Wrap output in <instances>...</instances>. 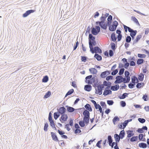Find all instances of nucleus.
Returning a JSON list of instances; mask_svg holds the SVG:
<instances>
[{"mask_svg":"<svg viewBox=\"0 0 149 149\" xmlns=\"http://www.w3.org/2000/svg\"><path fill=\"white\" fill-rule=\"evenodd\" d=\"M78 110H84L83 114L84 116L83 118V121L86 123V125H87L89 123V119H90V113L88 111L86 110L84 108L82 107L77 109Z\"/></svg>","mask_w":149,"mask_h":149,"instance_id":"nucleus-1","label":"nucleus"},{"mask_svg":"<svg viewBox=\"0 0 149 149\" xmlns=\"http://www.w3.org/2000/svg\"><path fill=\"white\" fill-rule=\"evenodd\" d=\"M91 29L92 34L95 36L97 35L100 31V26L97 25L95 26V28L92 27Z\"/></svg>","mask_w":149,"mask_h":149,"instance_id":"nucleus-2","label":"nucleus"},{"mask_svg":"<svg viewBox=\"0 0 149 149\" xmlns=\"http://www.w3.org/2000/svg\"><path fill=\"white\" fill-rule=\"evenodd\" d=\"M104 88V85L102 84L100 85L97 88V89L95 88V93L96 94H98L99 95H101L102 92V90Z\"/></svg>","mask_w":149,"mask_h":149,"instance_id":"nucleus-3","label":"nucleus"},{"mask_svg":"<svg viewBox=\"0 0 149 149\" xmlns=\"http://www.w3.org/2000/svg\"><path fill=\"white\" fill-rule=\"evenodd\" d=\"M88 44L89 47L90 49V51L91 52H93L92 51V49H93L94 46H95L97 44V42L96 41L94 40L91 41L89 40Z\"/></svg>","mask_w":149,"mask_h":149,"instance_id":"nucleus-4","label":"nucleus"},{"mask_svg":"<svg viewBox=\"0 0 149 149\" xmlns=\"http://www.w3.org/2000/svg\"><path fill=\"white\" fill-rule=\"evenodd\" d=\"M110 88L109 86L106 87L104 91L103 95L105 96L111 94L112 93V91L111 89H110Z\"/></svg>","mask_w":149,"mask_h":149,"instance_id":"nucleus-5","label":"nucleus"},{"mask_svg":"<svg viewBox=\"0 0 149 149\" xmlns=\"http://www.w3.org/2000/svg\"><path fill=\"white\" fill-rule=\"evenodd\" d=\"M92 51L93 52H91L93 54L95 53L96 54L98 53L101 54L102 53V50L98 46L94 47L93 49H92Z\"/></svg>","mask_w":149,"mask_h":149,"instance_id":"nucleus-6","label":"nucleus"},{"mask_svg":"<svg viewBox=\"0 0 149 149\" xmlns=\"http://www.w3.org/2000/svg\"><path fill=\"white\" fill-rule=\"evenodd\" d=\"M57 110L60 115L65 114L66 111V109L63 106L60 107L59 109L58 108Z\"/></svg>","mask_w":149,"mask_h":149,"instance_id":"nucleus-7","label":"nucleus"},{"mask_svg":"<svg viewBox=\"0 0 149 149\" xmlns=\"http://www.w3.org/2000/svg\"><path fill=\"white\" fill-rule=\"evenodd\" d=\"M61 115V116L59 119V120L61 123H63L64 122L67 120L68 118L67 114H65Z\"/></svg>","mask_w":149,"mask_h":149,"instance_id":"nucleus-8","label":"nucleus"},{"mask_svg":"<svg viewBox=\"0 0 149 149\" xmlns=\"http://www.w3.org/2000/svg\"><path fill=\"white\" fill-rule=\"evenodd\" d=\"M35 11V10H27L22 15V16L24 17H26L31 13H33Z\"/></svg>","mask_w":149,"mask_h":149,"instance_id":"nucleus-9","label":"nucleus"},{"mask_svg":"<svg viewBox=\"0 0 149 149\" xmlns=\"http://www.w3.org/2000/svg\"><path fill=\"white\" fill-rule=\"evenodd\" d=\"M52 138V140L56 142H59V141L58 140V138L56 134L52 132L50 133Z\"/></svg>","mask_w":149,"mask_h":149,"instance_id":"nucleus-10","label":"nucleus"},{"mask_svg":"<svg viewBox=\"0 0 149 149\" xmlns=\"http://www.w3.org/2000/svg\"><path fill=\"white\" fill-rule=\"evenodd\" d=\"M65 107L66 108V111L69 113H72L75 110H78L77 109H75L74 108L69 106L68 105H66Z\"/></svg>","mask_w":149,"mask_h":149,"instance_id":"nucleus-11","label":"nucleus"},{"mask_svg":"<svg viewBox=\"0 0 149 149\" xmlns=\"http://www.w3.org/2000/svg\"><path fill=\"white\" fill-rule=\"evenodd\" d=\"M104 15L103 14H102V16L100 17V19L101 21H96L95 22V24L96 25H98V24L99 23H104L105 22V21L106 20V18L103 16Z\"/></svg>","mask_w":149,"mask_h":149,"instance_id":"nucleus-12","label":"nucleus"},{"mask_svg":"<svg viewBox=\"0 0 149 149\" xmlns=\"http://www.w3.org/2000/svg\"><path fill=\"white\" fill-rule=\"evenodd\" d=\"M127 134V138H130L133 136L134 135V133L133 131L132 130H128L126 131Z\"/></svg>","mask_w":149,"mask_h":149,"instance_id":"nucleus-13","label":"nucleus"},{"mask_svg":"<svg viewBox=\"0 0 149 149\" xmlns=\"http://www.w3.org/2000/svg\"><path fill=\"white\" fill-rule=\"evenodd\" d=\"M92 87L90 84H87L84 86V89L85 91L89 92L92 89Z\"/></svg>","mask_w":149,"mask_h":149,"instance_id":"nucleus-14","label":"nucleus"},{"mask_svg":"<svg viewBox=\"0 0 149 149\" xmlns=\"http://www.w3.org/2000/svg\"><path fill=\"white\" fill-rule=\"evenodd\" d=\"M111 88V90L113 91H116L118 90L119 88V86L118 84H117L114 86H109Z\"/></svg>","mask_w":149,"mask_h":149,"instance_id":"nucleus-15","label":"nucleus"},{"mask_svg":"<svg viewBox=\"0 0 149 149\" xmlns=\"http://www.w3.org/2000/svg\"><path fill=\"white\" fill-rule=\"evenodd\" d=\"M84 107L86 109V110H87L88 111L91 112L92 111V108L91 105L89 104H86L85 106Z\"/></svg>","mask_w":149,"mask_h":149,"instance_id":"nucleus-16","label":"nucleus"},{"mask_svg":"<svg viewBox=\"0 0 149 149\" xmlns=\"http://www.w3.org/2000/svg\"><path fill=\"white\" fill-rule=\"evenodd\" d=\"M89 70L90 72L93 74H96L97 72V70L95 68H91Z\"/></svg>","mask_w":149,"mask_h":149,"instance_id":"nucleus-17","label":"nucleus"},{"mask_svg":"<svg viewBox=\"0 0 149 149\" xmlns=\"http://www.w3.org/2000/svg\"><path fill=\"white\" fill-rule=\"evenodd\" d=\"M111 40L113 42H115L117 40V37L114 32L112 33L111 35Z\"/></svg>","mask_w":149,"mask_h":149,"instance_id":"nucleus-18","label":"nucleus"},{"mask_svg":"<svg viewBox=\"0 0 149 149\" xmlns=\"http://www.w3.org/2000/svg\"><path fill=\"white\" fill-rule=\"evenodd\" d=\"M114 138L116 142L117 143H118L120 141V139H121L119 135L117 134H116L114 135Z\"/></svg>","mask_w":149,"mask_h":149,"instance_id":"nucleus-19","label":"nucleus"},{"mask_svg":"<svg viewBox=\"0 0 149 149\" xmlns=\"http://www.w3.org/2000/svg\"><path fill=\"white\" fill-rule=\"evenodd\" d=\"M142 36V35H137L136 36V39L134 41L133 45H134V44L137 43L141 38Z\"/></svg>","mask_w":149,"mask_h":149,"instance_id":"nucleus-20","label":"nucleus"},{"mask_svg":"<svg viewBox=\"0 0 149 149\" xmlns=\"http://www.w3.org/2000/svg\"><path fill=\"white\" fill-rule=\"evenodd\" d=\"M98 25H99V26H100V27L102 29L104 30H106L107 29V26L106 25V23H99L98 24Z\"/></svg>","mask_w":149,"mask_h":149,"instance_id":"nucleus-21","label":"nucleus"},{"mask_svg":"<svg viewBox=\"0 0 149 149\" xmlns=\"http://www.w3.org/2000/svg\"><path fill=\"white\" fill-rule=\"evenodd\" d=\"M94 57L97 61H100L102 60V56L97 54L95 53Z\"/></svg>","mask_w":149,"mask_h":149,"instance_id":"nucleus-22","label":"nucleus"},{"mask_svg":"<svg viewBox=\"0 0 149 149\" xmlns=\"http://www.w3.org/2000/svg\"><path fill=\"white\" fill-rule=\"evenodd\" d=\"M138 146L140 148H146L147 146V145L146 143L143 142L139 143L138 144Z\"/></svg>","mask_w":149,"mask_h":149,"instance_id":"nucleus-23","label":"nucleus"},{"mask_svg":"<svg viewBox=\"0 0 149 149\" xmlns=\"http://www.w3.org/2000/svg\"><path fill=\"white\" fill-rule=\"evenodd\" d=\"M125 132L123 130L120 131L119 135L121 138V139H122L125 136Z\"/></svg>","mask_w":149,"mask_h":149,"instance_id":"nucleus-24","label":"nucleus"},{"mask_svg":"<svg viewBox=\"0 0 149 149\" xmlns=\"http://www.w3.org/2000/svg\"><path fill=\"white\" fill-rule=\"evenodd\" d=\"M144 75V74L142 73H140L138 75V78L140 81H142L143 80Z\"/></svg>","mask_w":149,"mask_h":149,"instance_id":"nucleus-25","label":"nucleus"},{"mask_svg":"<svg viewBox=\"0 0 149 149\" xmlns=\"http://www.w3.org/2000/svg\"><path fill=\"white\" fill-rule=\"evenodd\" d=\"M113 140L111 135H109L107 137V143L109 145L113 142Z\"/></svg>","mask_w":149,"mask_h":149,"instance_id":"nucleus-26","label":"nucleus"},{"mask_svg":"<svg viewBox=\"0 0 149 149\" xmlns=\"http://www.w3.org/2000/svg\"><path fill=\"white\" fill-rule=\"evenodd\" d=\"M112 83L111 82L109 81H107L104 80L103 82V84H102L104 86H107V87L108 86H111Z\"/></svg>","mask_w":149,"mask_h":149,"instance_id":"nucleus-27","label":"nucleus"},{"mask_svg":"<svg viewBox=\"0 0 149 149\" xmlns=\"http://www.w3.org/2000/svg\"><path fill=\"white\" fill-rule=\"evenodd\" d=\"M51 91H48L44 95V96L43 97V98L46 99L48 98L51 95Z\"/></svg>","mask_w":149,"mask_h":149,"instance_id":"nucleus-28","label":"nucleus"},{"mask_svg":"<svg viewBox=\"0 0 149 149\" xmlns=\"http://www.w3.org/2000/svg\"><path fill=\"white\" fill-rule=\"evenodd\" d=\"M128 95V93H124L121 96H119L118 98L120 99H124Z\"/></svg>","mask_w":149,"mask_h":149,"instance_id":"nucleus-29","label":"nucleus"},{"mask_svg":"<svg viewBox=\"0 0 149 149\" xmlns=\"http://www.w3.org/2000/svg\"><path fill=\"white\" fill-rule=\"evenodd\" d=\"M131 19L135 23L139 26H140V24L137 19L134 16H132L131 17Z\"/></svg>","mask_w":149,"mask_h":149,"instance_id":"nucleus-30","label":"nucleus"},{"mask_svg":"<svg viewBox=\"0 0 149 149\" xmlns=\"http://www.w3.org/2000/svg\"><path fill=\"white\" fill-rule=\"evenodd\" d=\"M120 119L118 117V116H116L114 117L112 120V122L114 125H116V122L117 121H119Z\"/></svg>","mask_w":149,"mask_h":149,"instance_id":"nucleus-31","label":"nucleus"},{"mask_svg":"<svg viewBox=\"0 0 149 149\" xmlns=\"http://www.w3.org/2000/svg\"><path fill=\"white\" fill-rule=\"evenodd\" d=\"M49 80V77L47 75H45L43 77L42 79V82L43 83H46Z\"/></svg>","mask_w":149,"mask_h":149,"instance_id":"nucleus-32","label":"nucleus"},{"mask_svg":"<svg viewBox=\"0 0 149 149\" xmlns=\"http://www.w3.org/2000/svg\"><path fill=\"white\" fill-rule=\"evenodd\" d=\"M88 37V40H89L92 41L95 40V37L93 36L92 34L89 33Z\"/></svg>","mask_w":149,"mask_h":149,"instance_id":"nucleus-33","label":"nucleus"},{"mask_svg":"<svg viewBox=\"0 0 149 149\" xmlns=\"http://www.w3.org/2000/svg\"><path fill=\"white\" fill-rule=\"evenodd\" d=\"M138 139V136H132L130 138V140L131 142H133L137 141Z\"/></svg>","mask_w":149,"mask_h":149,"instance_id":"nucleus-34","label":"nucleus"},{"mask_svg":"<svg viewBox=\"0 0 149 149\" xmlns=\"http://www.w3.org/2000/svg\"><path fill=\"white\" fill-rule=\"evenodd\" d=\"M60 115L58 111L54 112V119L55 120H57L59 117Z\"/></svg>","mask_w":149,"mask_h":149,"instance_id":"nucleus-35","label":"nucleus"},{"mask_svg":"<svg viewBox=\"0 0 149 149\" xmlns=\"http://www.w3.org/2000/svg\"><path fill=\"white\" fill-rule=\"evenodd\" d=\"M144 60L142 58H139L137 60V64L138 65H140L141 64H142L144 62Z\"/></svg>","mask_w":149,"mask_h":149,"instance_id":"nucleus-36","label":"nucleus"},{"mask_svg":"<svg viewBox=\"0 0 149 149\" xmlns=\"http://www.w3.org/2000/svg\"><path fill=\"white\" fill-rule=\"evenodd\" d=\"M136 84L131 82L128 84L129 88L130 89H132L134 88L136 85Z\"/></svg>","mask_w":149,"mask_h":149,"instance_id":"nucleus-37","label":"nucleus"},{"mask_svg":"<svg viewBox=\"0 0 149 149\" xmlns=\"http://www.w3.org/2000/svg\"><path fill=\"white\" fill-rule=\"evenodd\" d=\"M93 77L92 75H91L86 76L85 78V82L87 83V82L89 81H90L91 80V78Z\"/></svg>","mask_w":149,"mask_h":149,"instance_id":"nucleus-38","label":"nucleus"},{"mask_svg":"<svg viewBox=\"0 0 149 149\" xmlns=\"http://www.w3.org/2000/svg\"><path fill=\"white\" fill-rule=\"evenodd\" d=\"M116 28L112 25H111L110 26H109V31H114L116 30Z\"/></svg>","mask_w":149,"mask_h":149,"instance_id":"nucleus-39","label":"nucleus"},{"mask_svg":"<svg viewBox=\"0 0 149 149\" xmlns=\"http://www.w3.org/2000/svg\"><path fill=\"white\" fill-rule=\"evenodd\" d=\"M74 92V90L73 89H71L69 90L66 94L65 97L67 96L70 95L72 94Z\"/></svg>","mask_w":149,"mask_h":149,"instance_id":"nucleus-40","label":"nucleus"},{"mask_svg":"<svg viewBox=\"0 0 149 149\" xmlns=\"http://www.w3.org/2000/svg\"><path fill=\"white\" fill-rule=\"evenodd\" d=\"M79 124L80 127H84L86 123L83 120H80L79 122Z\"/></svg>","mask_w":149,"mask_h":149,"instance_id":"nucleus-41","label":"nucleus"},{"mask_svg":"<svg viewBox=\"0 0 149 149\" xmlns=\"http://www.w3.org/2000/svg\"><path fill=\"white\" fill-rule=\"evenodd\" d=\"M95 81V77H92L91 78V80L90 81H89L88 82H87V84H91L93 83H94Z\"/></svg>","mask_w":149,"mask_h":149,"instance_id":"nucleus-42","label":"nucleus"},{"mask_svg":"<svg viewBox=\"0 0 149 149\" xmlns=\"http://www.w3.org/2000/svg\"><path fill=\"white\" fill-rule=\"evenodd\" d=\"M100 104L102 107V108H104L105 109H107V105L105 102L101 101L100 102Z\"/></svg>","mask_w":149,"mask_h":149,"instance_id":"nucleus-43","label":"nucleus"},{"mask_svg":"<svg viewBox=\"0 0 149 149\" xmlns=\"http://www.w3.org/2000/svg\"><path fill=\"white\" fill-rule=\"evenodd\" d=\"M137 79V77L135 75H133L131 77V82L136 84V81Z\"/></svg>","mask_w":149,"mask_h":149,"instance_id":"nucleus-44","label":"nucleus"},{"mask_svg":"<svg viewBox=\"0 0 149 149\" xmlns=\"http://www.w3.org/2000/svg\"><path fill=\"white\" fill-rule=\"evenodd\" d=\"M110 45H111V48L113 50H115L116 48L115 44L113 42H111Z\"/></svg>","mask_w":149,"mask_h":149,"instance_id":"nucleus-45","label":"nucleus"},{"mask_svg":"<svg viewBox=\"0 0 149 149\" xmlns=\"http://www.w3.org/2000/svg\"><path fill=\"white\" fill-rule=\"evenodd\" d=\"M107 76L106 72H105V71L102 72L100 75L101 77L102 78H105Z\"/></svg>","mask_w":149,"mask_h":149,"instance_id":"nucleus-46","label":"nucleus"},{"mask_svg":"<svg viewBox=\"0 0 149 149\" xmlns=\"http://www.w3.org/2000/svg\"><path fill=\"white\" fill-rule=\"evenodd\" d=\"M52 113L51 112H50L49 113L48 118V120L49 122L54 121V120L52 119Z\"/></svg>","mask_w":149,"mask_h":149,"instance_id":"nucleus-47","label":"nucleus"},{"mask_svg":"<svg viewBox=\"0 0 149 149\" xmlns=\"http://www.w3.org/2000/svg\"><path fill=\"white\" fill-rule=\"evenodd\" d=\"M102 141V140H100V141H98L96 144V146L99 148H101V144Z\"/></svg>","mask_w":149,"mask_h":149,"instance_id":"nucleus-48","label":"nucleus"},{"mask_svg":"<svg viewBox=\"0 0 149 149\" xmlns=\"http://www.w3.org/2000/svg\"><path fill=\"white\" fill-rule=\"evenodd\" d=\"M138 57L140 58H144L146 57V55L144 54H137Z\"/></svg>","mask_w":149,"mask_h":149,"instance_id":"nucleus-49","label":"nucleus"},{"mask_svg":"<svg viewBox=\"0 0 149 149\" xmlns=\"http://www.w3.org/2000/svg\"><path fill=\"white\" fill-rule=\"evenodd\" d=\"M48 127L49 125L47 123H45L44 126V130L46 132L47 131Z\"/></svg>","mask_w":149,"mask_h":149,"instance_id":"nucleus-50","label":"nucleus"},{"mask_svg":"<svg viewBox=\"0 0 149 149\" xmlns=\"http://www.w3.org/2000/svg\"><path fill=\"white\" fill-rule=\"evenodd\" d=\"M142 99L144 101H147L148 99V95L146 94H145L143 95L142 97Z\"/></svg>","mask_w":149,"mask_h":149,"instance_id":"nucleus-51","label":"nucleus"},{"mask_svg":"<svg viewBox=\"0 0 149 149\" xmlns=\"http://www.w3.org/2000/svg\"><path fill=\"white\" fill-rule=\"evenodd\" d=\"M88 59V58L86 56H81V60L82 61L85 62L87 60V59Z\"/></svg>","mask_w":149,"mask_h":149,"instance_id":"nucleus-52","label":"nucleus"},{"mask_svg":"<svg viewBox=\"0 0 149 149\" xmlns=\"http://www.w3.org/2000/svg\"><path fill=\"white\" fill-rule=\"evenodd\" d=\"M131 40V38L130 36H127L126 38V42L127 43H130Z\"/></svg>","mask_w":149,"mask_h":149,"instance_id":"nucleus-53","label":"nucleus"},{"mask_svg":"<svg viewBox=\"0 0 149 149\" xmlns=\"http://www.w3.org/2000/svg\"><path fill=\"white\" fill-rule=\"evenodd\" d=\"M138 120L139 122L141 123H143L146 122L145 119L143 118H139Z\"/></svg>","mask_w":149,"mask_h":149,"instance_id":"nucleus-54","label":"nucleus"},{"mask_svg":"<svg viewBox=\"0 0 149 149\" xmlns=\"http://www.w3.org/2000/svg\"><path fill=\"white\" fill-rule=\"evenodd\" d=\"M124 70L125 69L123 68L120 69L119 71L118 74L120 75H121L123 74Z\"/></svg>","mask_w":149,"mask_h":149,"instance_id":"nucleus-55","label":"nucleus"},{"mask_svg":"<svg viewBox=\"0 0 149 149\" xmlns=\"http://www.w3.org/2000/svg\"><path fill=\"white\" fill-rule=\"evenodd\" d=\"M137 33V31L136 30H134L133 31L131 32L130 33V36H135Z\"/></svg>","mask_w":149,"mask_h":149,"instance_id":"nucleus-56","label":"nucleus"},{"mask_svg":"<svg viewBox=\"0 0 149 149\" xmlns=\"http://www.w3.org/2000/svg\"><path fill=\"white\" fill-rule=\"evenodd\" d=\"M120 106L123 107H125L126 105V103L124 101H121L120 102Z\"/></svg>","mask_w":149,"mask_h":149,"instance_id":"nucleus-57","label":"nucleus"},{"mask_svg":"<svg viewBox=\"0 0 149 149\" xmlns=\"http://www.w3.org/2000/svg\"><path fill=\"white\" fill-rule=\"evenodd\" d=\"M112 25L117 28L118 25V23L116 21L114 20L113 22Z\"/></svg>","mask_w":149,"mask_h":149,"instance_id":"nucleus-58","label":"nucleus"},{"mask_svg":"<svg viewBox=\"0 0 149 149\" xmlns=\"http://www.w3.org/2000/svg\"><path fill=\"white\" fill-rule=\"evenodd\" d=\"M114 102L113 100H107V103L110 106L112 105L114 103Z\"/></svg>","mask_w":149,"mask_h":149,"instance_id":"nucleus-59","label":"nucleus"},{"mask_svg":"<svg viewBox=\"0 0 149 149\" xmlns=\"http://www.w3.org/2000/svg\"><path fill=\"white\" fill-rule=\"evenodd\" d=\"M118 72V70L116 69L114 70L111 73V74L112 75L114 76L116 75Z\"/></svg>","mask_w":149,"mask_h":149,"instance_id":"nucleus-60","label":"nucleus"},{"mask_svg":"<svg viewBox=\"0 0 149 149\" xmlns=\"http://www.w3.org/2000/svg\"><path fill=\"white\" fill-rule=\"evenodd\" d=\"M144 136V135L142 134H140L138 136L139 139L140 141H142L143 139V137Z\"/></svg>","mask_w":149,"mask_h":149,"instance_id":"nucleus-61","label":"nucleus"},{"mask_svg":"<svg viewBox=\"0 0 149 149\" xmlns=\"http://www.w3.org/2000/svg\"><path fill=\"white\" fill-rule=\"evenodd\" d=\"M136 131L138 132L141 134L143 133L145 131L143 130L142 128H138Z\"/></svg>","mask_w":149,"mask_h":149,"instance_id":"nucleus-62","label":"nucleus"},{"mask_svg":"<svg viewBox=\"0 0 149 149\" xmlns=\"http://www.w3.org/2000/svg\"><path fill=\"white\" fill-rule=\"evenodd\" d=\"M57 132L61 135V136L65 134V132L61 130H57Z\"/></svg>","mask_w":149,"mask_h":149,"instance_id":"nucleus-63","label":"nucleus"},{"mask_svg":"<svg viewBox=\"0 0 149 149\" xmlns=\"http://www.w3.org/2000/svg\"><path fill=\"white\" fill-rule=\"evenodd\" d=\"M114 55V53L112 50L110 49L109 51V56L112 57Z\"/></svg>","mask_w":149,"mask_h":149,"instance_id":"nucleus-64","label":"nucleus"}]
</instances>
